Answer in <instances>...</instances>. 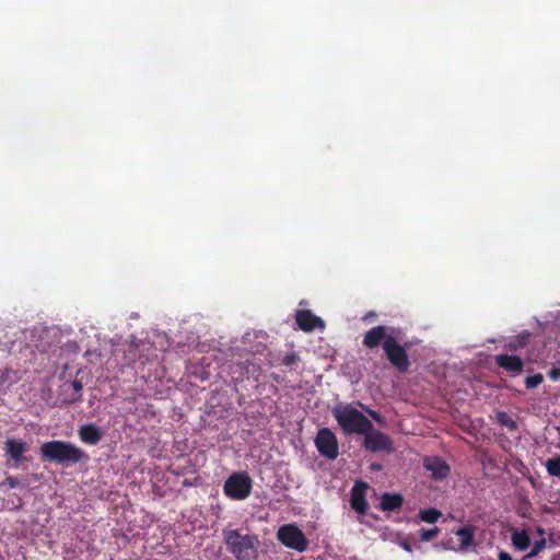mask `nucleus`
Here are the masks:
<instances>
[{"mask_svg": "<svg viewBox=\"0 0 560 560\" xmlns=\"http://www.w3.org/2000/svg\"><path fill=\"white\" fill-rule=\"evenodd\" d=\"M398 331L399 329L392 326H373L364 334L362 345L369 349L382 346L389 364L400 373H406L410 368L407 349L411 343L409 341L405 343L397 341L396 332Z\"/></svg>", "mask_w": 560, "mask_h": 560, "instance_id": "nucleus-1", "label": "nucleus"}, {"mask_svg": "<svg viewBox=\"0 0 560 560\" xmlns=\"http://www.w3.org/2000/svg\"><path fill=\"white\" fill-rule=\"evenodd\" d=\"M39 453L44 462L62 466L78 464L88 458L86 453L77 445L57 440L43 443Z\"/></svg>", "mask_w": 560, "mask_h": 560, "instance_id": "nucleus-2", "label": "nucleus"}, {"mask_svg": "<svg viewBox=\"0 0 560 560\" xmlns=\"http://www.w3.org/2000/svg\"><path fill=\"white\" fill-rule=\"evenodd\" d=\"M226 549L236 560H253L259 547L258 537L254 534H242L237 529L223 532Z\"/></svg>", "mask_w": 560, "mask_h": 560, "instance_id": "nucleus-3", "label": "nucleus"}, {"mask_svg": "<svg viewBox=\"0 0 560 560\" xmlns=\"http://www.w3.org/2000/svg\"><path fill=\"white\" fill-rule=\"evenodd\" d=\"M332 415L345 434H361L372 424L362 411L349 404L334 407Z\"/></svg>", "mask_w": 560, "mask_h": 560, "instance_id": "nucleus-4", "label": "nucleus"}, {"mask_svg": "<svg viewBox=\"0 0 560 560\" xmlns=\"http://www.w3.org/2000/svg\"><path fill=\"white\" fill-rule=\"evenodd\" d=\"M253 490V480L247 471H234L224 483V493L232 500H245Z\"/></svg>", "mask_w": 560, "mask_h": 560, "instance_id": "nucleus-5", "label": "nucleus"}, {"mask_svg": "<svg viewBox=\"0 0 560 560\" xmlns=\"http://www.w3.org/2000/svg\"><path fill=\"white\" fill-rule=\"evenodd\" d=\"M277 538L285 548L304 552L308 547V540L296 524H284L277 532Z\"/></svg>", "mask_w": 560, "mask_h": 560, "instance_id": "nucleus-6", "label": "nucleus"}, {"mask_svg": "<svg viewBox=\"0 0 560 560\" xmlns=\"http://www.w3.org/2000/svg\"><path fill=\"white\" fill-rule=\"evenodd\" d=\"M315 446L318 453L329 460H335L339 456L337 435L329 428H320L318 430L315 438Z\"/></svg>", "mask_w": 560, "mask_h": 560, "instance_id": "nucleus-7", "label": "nucleus"}, {"mask_svg": "<svg viewBox=\"0 0 560 560\" xmlns=\"http://www.w3.org/2000/svg\"><path fill=\"white\" fill-rule=\"evenodd\" d=\"M360 435L364 436L362 443L363 448L372 453H392L394 451L392 439L386 433L373 428L372 424L368 431L361 433Z\"/></svg>", "mask_w": 560, "mask_h": 560, "instance_id": "nucleus-8", "label": "nucleus"}, {"mask_svg": "<svg viewBox=\"0 0 560 560\" xmlns=\"http://www.w3.org/2000/svg\"><path fill=\"white\" fill-rule=\"evenodd\" d=\"M366 489L368 485L365 482L357 481L354 487H352L350 491L351 509L363 515L366 514L369 509L368 501L365 499Z\"/></svg>", "mask_w": 560, "mask_h": 560, "instance_id": "nucleus-9", "label": "nucleus"}, {"mask_svg": "<svg viewBox=\"0 0 560 560\" xmlns=\"http://www.w3.org/2000/svg\"><path fill=\"white\" fill-rule=\"evenodd\" d=\"M295 320L298 326L303 331H313L316 328L324 329L325 324L322 318L316 316L310 310H299L296 312Z\"/></svg>", "mask_w": 560, "mask_h": 560, "instance_id": "nucleus-10", "label": "nucleus"}, {"mask_svg": "<svg viewBox=\"0 0 560 560\" xmlns=\"http://www.w3.org/2000/svg\"><path fill=\"white\" fill-rule=\"evenodd\" d=\"M494 362L512 376L521 374L524 368L522 359L517 355L498 354L494 357Z\"/></svg>", "mask_w": 560, "mask_h": 560, "instance_id": "nucleus-11", "label": "nucleus"}, {"mask_svg": "<svg viewBox=\"0 0 560 560\" xmlns=\"http://www.w3.org/2000/svg\"><path fill=\"white\" fill-rule=\"evenodd\" d=\"M5 456L15 463V466L21 464L25 457L24 453L28 451V446L20 439H8L4 444Z\"/></svg>", "mask_w": 560, "mask_h": 560, "instance_id": "nucleus-12", "label": "nucleus"}, {"mask_svg": "<svg viewBox=\"0 0 560 560\" xmlns=\"http://www.w3.org/2000/svg\"><path fill=\"white\" fill-rule=\"evenodd\" d=\"M424 467L427 470L431 471L432 477L436 480L446 478L450 472V466L445 460L435 456L427 457Z\"/></svg>", "mask_w": 560, "mask_h": 560, "instance_id": "nucleus-13", "label": "nucleus"}, {"mask_svg": "<svg viewBox=\"0 0 560 560\" xmlns=\"http://www.w3.org/2000/svg\"><path fill=\"white\" fill-rule=\"evenodd\" d=\"M79 438L84 444L97 445L103 438V431L95 424H85L80 427Z\"/></svg>", "mask_w": 560, "mask_h": 560, "instance_id": "nucleus-14", "label": "nucleus"}, {"mask_svg": "<svg viewBox=\"0 0 560 560\" xmlns=\"http://www.w3.org/2000/svg\"><path fill=\"white\" fill-rule=\"evenodd\" d=\"M405 499L398 492H384L381 498V510L399 511L404 505Z\"/></svg>", "mask_w": 560, "mask_h": 560, "instance_id": "nucleus-15", "label": "nucleus"}, {"mask_svg": "<svg viewBox=\"0 0 560 560\" xmlns=\"http://www.w3.org/2000/svg\"><path fill=\"white\" fill-rule=\"evenodd\" d=\"M475 532L476 528L474 526L460 527L455 532V535L460 538L459 550L465 551L472 546Z\"/></svg>", "mask_w": 560, "mask_h": 560, "instance_id": "nucleus-16", "label": "nucleus"}, {"mask_svg": "<svg viewBox=\"0 0 560 560\" xmlns=\"http://www.w3.org/2000/svg\"><path fill=\"white\" fill-rule=\"evenodd\" d=\"M495 418L498 424L502 428H506L510 431H516L518 428L516 421L510 416L509 412L498 411Z\"/></svg>", "mask_w": 560, "mask_h": 560, "instance_id": "nucleus-17", "label": "nucleus"}, {"mask_svg": "<svg viewBox=\"0 0 560 560\" xmlns=\"http://www.w3.org/2000/svg\"><path fill=\"white\" fill-rule=\"evenodd\" d=\"M513 545L518 550H526L530 546V537L526 532H515L512 534Z\"/></svg>", "mask_w": 560, "mask_h": 560, "instance_id": "nucleus-18", "label": "nucleus"}, {"mask_svg": "<svg viewBox=\"0 0 560 560\" xmlns=\"http://www.w3.org/2000/svg\"><path fill=\"white\" fill-rule=\"evenodd\" d=\"M441 516V512L436 509L420 510L418 518L428 524H435Z\"/></svg>", "mask_w": 560, "mask_h": 560, "instance_id": "nucleus-19", "label": "nucleus"}, {"mask_svg": "<svg viewBox=\"0 0 560 560\" xmlns=\"http://www.w3.org/2000/svg\"><path fill=\"white\" fill-rule=\"evenodd\" d=\"M530 338V334L527 331H523L522 334L517 335L511 342L505 346L511 351H516L517 349L524 347L527 345L528 339Z\"/></svg>", "mask_w": 560, "mask_h": 560, "instance_id": "nucleus-20", "label": "nucleus"}, {"mask_svg": "<svg viewBox=\"0 0 560 560\" xmlns=\"http://www.w3.org/2000/svg\"><path fill=\"white\" fill-rule=\"evenodd\" d=\"M545 467L551 476L560 477V455L547 459Z\"/></svg>", "mask_w": 560, "mask_h": 560, "instance_id": "nucleus-21", "label": "nucleus"}, {"mask_svg": "<svg viewBox=\"0 0 560 560\" xmlns=\"http://www.w3.org/2000/svg\"><path fill=\"white\" fill-rule=\"evenodd\" d=\"M300 362V357L295 351L287 353L281 359V364L283 366H295Z\"/></svg>", "mask_w": 560, "mask_h": 560, "instance_id": "nucleus-22", "label": "nucleus"}, {"mask_svg": "<svg viewBox=\"0 0 560 560\" xmlns=\"http://www.w3.org/2000/svg\"><path fill=\"white\" fill-rule=\"evenodd\" d=\"M544 381V377L540 373H537L532 376H527L524 381L526 388H535L540 385Z\"/></svg>", "mask_w": 560, "mask_h": 560, "instance_id": "nucleus-23", "label": "nucleus"}, {"mask_svg": "<svg viewBox=\"0 0 560 560\" xmlns=\"http://www.w3.org/2000/svg\"><path fill=\"white\" fill-rule=\"evenodd\" d=\"M72 388H73V394L70 398V402H77V401H80L81 400V390H82V383L79 381V380H74L71 384Z\"/></svg>", "mask_w": 560, "mask_h": 560, "instance_id": "nucleus-24", "label": "nucleus"}, {"mask_svg": "<svg viewBox=\"0 0 560 560\" xmlns=\"http://www.w3.org/2000/svg\"><path fill=\"white\" fill-rule=\"evenodd\" d=\"M440 533V529L438 527L431 528V529H424L422 528L420 530V539L421 541H430L432 540L438 534Z\"/></svg>", "mask_w": 560, "mask_h": 560, "instance_id": "nucleus-25", "label": "nucleus"}, {"mask_svg": "<svg viewBox=\"0 0 560 560\" xmlns=\"http://www.w3.org/2000/svg\"><path fill=\"white\" fill-rule=\"evenodd\" d=\"M20 487V481L16 477L8 476L4 481L0 482V489H15Z\"/></svg>", "mask_w": 560, "mask_h": 560, "instance_id": "nucleus-26", "label": "nucleus"}, {"mask_svg": "<svg viewBox=\"0 0 560 560\" xmlns=\"http://www.w3.org/2000/svg\"><path fill=\"white\" fill-rule=\"evenodd\" d=\"M545 548V539L537 540L533 547V550L527 553V558H533L538 555Z\"/></svg>", "mask_w": 560, "mask_h": 560, "instance_id": "nucleus-27", "label": "nucleus"}, {"mask_svg": "<svg viewBox=\"0 0 560 560\" xmlns=\"http://www.w3.org/2000/svg\"><path fill=\"white\" fill-rule=\"evenodd\" d=\"M548 377L549 380L557 382L560 378V369L559 368H552L548 371Z\"/></svg>", "mask_w": 560, "mask_h": 560, "instance_id": "nucleus-28", "label": "nucleus"}, {"mask_svg": "<svg viewBox=\"0 0 560 560\" xmlns=\"http://www.w3.org/2000/svg\"><path fill=\"white\" fill-rule=\"evenodd\" d=\"M369 416L374 419L376 422L378 423H382L383 422V417L382 415L378 412V411H374L372 409H366Z\"/></svg>", "mask_w": 560, "mask_h": 560, "instance_id": "nucleus-29", "label": "nucleus"}, {"mask_svg": "<svg viewBox=\"0 0 560 560\" xmlns=\"http://www.w3.org/2000/svg\"><path fill=\"white\" fill-rule=\"evenodd\" d=\"M499 560H513L512 556L509 552L500 551Z\"/></svg>", "mask_w": 560, "mask_h": 560, "instance_id": "nucleus-30", "label": "nucleus"}, {"mask_svg": "<svg viewBox=\"0 0 560 560\" xmlns=\"http://www.w3.org/2000/svg\"><path fill=\"white\" fill-rule=\"evenodd\" d=\"M402 548L407 551V552H411V547L408 542H404L402 544Z\"/></svg>", "mask_w": 560, "mask_h": 560, "instance_id": "nucleus-31", "label": "nucleus"}, {"mask_svg": "<svg viewBox=\"0 0 560 560\" xmlns=\"http://www.w3.org/2000/svg\"><path fill=\"white\" fill-rule=\"evenodd\" d=\"M371 468H373V469H380V466H377V465H372V467H371Z\"/></svg>", "mask_w": 560, "mask_h": 560, "instance_id": "nucleus-32", "label": "nucleus"}]
</instances>
